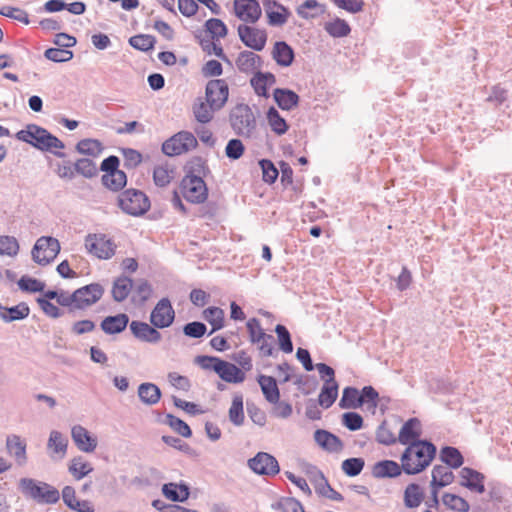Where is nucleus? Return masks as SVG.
Segmentation results:
<instances>
[{
    "label": "nucleus",
    "instance_id": "1",
    "mask_svg": "<svg viewBox=\"0 0 512 512\" xmlns=\"http://www.w3.org/2000/svg\"><path fill=\"white\" fill-rule=\"evenodd\" d=\"M436 454V446L427 439L411 442L400 456V461L405 466V474L416 475L423 472L430 466Z\"/></svg>",
    "mask_w": 512,
    "mask_h": 512
},
{
    "label": "nucleus",
    "instance_id": "2",
    "mask_svg": "<svg viewBox=\"0 0 512 512\" xmlns=\"http://www.w3.org/2000/svg\"><path fill=\"white\" fill-rule=\"evenodd\" d=\"M15 137L17 140L25 142L37 150L50 152L58 158L67 157L66 153L54 150L64 149V142L37 124H28L25 129L18 131Z\"/></svg>",
    "mask_w": 512,
    "mask_h": 512
},
{
    "label": "nucleus",
    "instance_id": "3",
    "mask_svg": "<svg viewBox=\"0 0 512 512\" xmlns=\"http://www.w3.org/2000/svg\"><path fill=\"white\" fill-rule=\"evenodd\" d=\"M229 123L239 137L252 138L257 129L256 116L251 107L245 103H238L230 110Z\"/></svg>",
    "mask_w": 512,
    "mask_h": 512
},
{
    "label": "nucleus",
    "instance_id": "4",
    "mask_svg": "<svg viewBox=\"0 0 512 512\" xmlns=\"http://www.w3.org/2000/svg\"><path fill=\"white\" fill-rule=\"evenodd\" d=\"M19 489L25 497L40 504H55L60 499V493L55 487L32 478H21Z\"/></svg>",
    "mask_w": 512,
    "mask_h": 512
},
{
    "label": "nucleus",
    "instance_id": "5",
    "mask_svg": "<svg viewBox=\"0 0 512 512\" xmlns=\"http://www.w3.org/2000/svg\"><path fill=\"white\" fill-rule=\"evenodd\" d=\"M120 159L118 156L110 155L103 159L100 164V171L103 172L101 184L109 191L121 193L127 185V174L119 169Z\"/></svg>",
    "mask_w": 512,
    "mask_h": 512
},
{
    "label": "nucleus",
    "instance_id": "6",
    "mask_svg": "<svg viewBox=\"0 0 512 512\" xmlns=\"http://www.w3.org/2000/svg\"><path fill=\"white\" fill-rule=\"evenodd\" d=\"M117 206L125 214L138 217L149 211L151 202L143 191L129 188L118 194Z\"/></svg>",
    "mask_w": 512,
    "mask_h": 512
},
{
    "label": "nucleus",
    "instance_id": "7",
    "mask_svg": "<svg viewBox=\"0 0 512 512\" xmlns=\"http://www.w3.org/2000/svg\"><path fill=\"white\" fill-rule=\"evenodd\" d=\"M60 252L59 241L52 236H42L35 242L31 255L34 262L41 266L50 264Z\"/></svg>",
    "mask_w": 512,
    "mask_h": 512
},
{
    "label": "nucleus",
    "instance_id": "8",
    "mask_svg": "<svg viewBox=\"0 0 512 512\" xmlns=\"http://www.w3.org/2000/svg\"><path fill=\"white\" fill-rule=\"evenodd\" d=\"M197 139L191 132L181 131L162 144V152L167 156H176L196 148Z\"/></svg>",
    "mask_w": 512,
    "mask_h": 512
},
{
    "label": "nucleus",
    "instance_id": "9",
    "mask_svg": "<svg viewBox=\"0 0 512 512\" xmlns=\"http://www.w3.org/2000/svg\"><path fill=\"white\" fill-rule=\"evenodd\" d=\"M180 189L186 201L192 204H202L208 198V187L204 179L198 177L182 178Z\"/></svg>",
    "mask_w": 512,
    "mask_h": 512
},
{
    "label": "nucleus",
    "instance_id": "10",
    "mask_svg": "<svg viewBox=\"0 0 512 512\" xmlns=\"http://www.w3.org/2000/svg\"><path fill=\"white\" fill-rule=\"evenodd\" d=\"M205 98L212 111L222 109L229 97V86L224 79L209 80L205 87Z\"/></svg>",
    "mask_w": 512,
    "mask_h": 512
},
{
    "label": "nucleus",
    "instance_id": "11",
    "mask_svg": "<svg viewBox=\"0 0 512 512\" xmlns=\"http://www.w3.org/2000/svg\"><path fill=\"white\" fill-rule=\"evenodd\" d=\"M247 464L255 474L261 476H275L280 472L277 459L267 452H258Z\"/></svg>",
    "mask_w": 512,
    "mask_h": 512
},
{
    "label": "nucleus",
    "instance_id": "12",
    "mask_svg": "<svg viewBox=\"0 0 512 512\" xmlns=\"http://www.w3.org/2000/svg\"><path fill=\"white\" fill-rule=\"evenodd\" d=\"M175 320V311L170 300L164 297L158 301L150 313V323L157 328H168Z\"/></svg>",
    "mask_w": 512,
    "mask_h": 512
},
{
    "label": "nucleus",
    "instance_id": "13",
    "mask_svg": "<svg viewBox=\"0 0 512 512\" xmlns=\"http://www.w3.org/2000/svg\"><path fill=\"white\" fill-rule=\"evenodd\" d=\"M85 247L89 253L99 259H110L115 254L116 245L105 235L89 234L85 239Z\"/></svg>",
    "mask_w": 512,
    "mask_h": 512
},
{
    "label": "nucleus",
    "instance_id": "14",
    "mask_svg": "<svg viewBox=\"0 0 512 512\" xmlns=\"http://www.w3.org/2000/svg\"><path fill=\"white\" fill-rule=\"evenodd\" d=\"M238 36L241 42L254 51H262L267 42L265 30H261L246 24L238 26Z\"/></svg>",
    "mask_w": 512,
    "mask_h": 512
},
{
    "label": "nucleus",
    "instance_id": "15",
    "mask_svg": "<svg viewBox=\"0 0 512 512\" xmlns=\"http://www.w3.org/2000/svg\"><path fill=\"white\" fill-rule=\"evenodd\" d=\"M262 5L267 17V23L272 27L285 25L292 14L290 9L278 0H262Z\"/></svg>",
    "mask_w": 512,
    "mask_h": 512
},
{
    "label": "nucleus",
    "instance_id": "16",
    "mask_svg": "<svg viewBox=\"0 0 512 512\" xmlns=\"http://www.w3.org/2000/svg\"><path fill=\"white\" fill-rule=\"evenodd\" d=\"M235 16L245 23H256L262 16V9L257 0H234Z\"/></svg>",
    "mask_w": 512,
    "mask_h": 512
},
{
    "label": "nucleus",
    "instance_id": "17",
    "mask_svg": "<svg viewBox=\"0 0 512 512\" xmlns=\"http://www.w3.org/2000/svg\"><path fill=\"white\" fill-rule=\"evenodd\" d=\"M104 287L100 283H91L74 291L77 295L76 309L83 310L98 302L103 294Z\"/></svg>",
    "mask_w": 512,
    "mask_h": 512
},
{
    "label": "nucleus",
    "instance_id": "18",
    "mask_svg": "<svg viewBox=\"0 0 512 512\" xmlns=\"http://www.w3.org/2000/svg\"><path fill=\"white\" fill-rule=\"evenodd\" d=\"M129 329L137 340L144 343L158 344L162 339V335L158 331L159 328L154 327L151 323L133 320L129 324Z\"/></svg>",
    "mask_w": 512,
    "mask_h": 512
},
{
    "label": "nucleus",
    "instance_id": "19",
    "mask_svg": "<svg viewBox=\"0 0 512 512\" xmlns=\"http://www.w3.org/2000/svg\"><path fill=\"white\" fill-rule=\"evenodd\" d=\"M459 476L461 481L459 482L461 487H464L471 492L482 494L485 492V475L471 467H463Z\"/></svg>",
    "mask_w": 512,
    "mask_h": 512
},
{
    "label": "nucleus",
    "instance_id": "20",
    "mask_svg": "<svg viewBox=\"0 0 512 512\" xmlns=\"http://www.w3.org/2000/svg\"><path fill=\"white\" fill-rule=\"evenodd\" d=\"M405 473V466L403 463L398 464L394 460H381L376 462L372 467V475L377 479L396 478Z\"/></svg>",
    "mask_w": 512,
    "mask_h": 512
},
{
    "label": "nucleus",
    "instance_id": "21",
    "mask_svg": "<svg viewBox=\"0 0 512 512\" xmlns=\"http://www.w3.org/2000/svg\"><path fill=\"white\" fill-rule=\"evenodd\" d=\"M235 64L240 72L254 74V72L262 68L264 61L260 55L249 50H244L238 54Z\"/></svg>",
    "mask_w": 512,
    "mask_h": 512
},
{
    "label": "nucleus",
    "instance_id": "22",
    "mask_svg": "<svg viewBox=\"0 0 512 512\" xmlns=\"http://www.w3.org/2000/svg\"><path fill=\"white\" fill-rule=\"evenodd\" d=\"M26 441L19 435L12 434L6 438L7 453L15 459L18 466H24L27 463Z\"/></svg>",
    "mask_w": 512,
    "mask_h": 512
},
{
    "label": "nucleus",
    "instance_id": "23",
    "mask_svg": "<svg viewBox=\"0 0 512 512\" xmlns=\"http://www.w3.org/2000/svg\"><path fill=\"white\" fill-rule=\"evenodd\" d=\"M71 437L76 447L82 452L91 453L97 447V439L81 425H75L72 427Z\"/></svg>",
    "mask_w": 512,
    "mask_h": 512
},
{
    "label": "nucleus",
    "instance_id": "24",
    "mask_svg": "<svg viewBox=\"0 0 512 512\" xmlns=\"http://www.w3.org/2000/svg\"><path fill=\"white\" fill-rule=\"evenodd\" d=\"M314 440L323 450L330 453L340 452L344 447L342 440L337 435L324 429H317L314 432Z\"/></svg>",
    "mask_w": 512,
    "mask_h": 512
},
{
    "label": "nucleus",
    "instance_id": "25",
    "mask_svg": "<svg viewBox=\"0 0 512 512\" xmlns=\"http://www.w3.org/2000/svg\"><path fill=\"white\" fill-rule=\"evenodd\" d=\"M129 316L126 313L106 316L100 323L101 330L107 335L120 334L127 328Z\"/></svg>",
    "mask_w": 512,
    "mask_h": 512
},
{
    "label": "nucleus",
    "instance_id": "26",
    "mask_svg": "<svg viewBox=\"0 0 512 512\" xmlns=\"http://www.w3.org/2000/svg\"><path fill=\"white\" fill-rule=\"evenodd\" d=\"M163 496L172 502H185L190 497V487L185 482H169L162 485Z\"/></svg>",
    "mask_w": 512,
    "mask_h": 512
},
{
    "label": "nucleus",
    "instance_id": "27",
    "mask_svg": "<svg viewBox=\"0 0 512 512\" xmlns=\"http://www.w3.org/2000/svg\"><path fill=\"white\" fill-rule=\"evenodd\" d=\"M421 433L420 420L416 417L409 418L401 427L398 440L402 445L410 446L411 442L421 440Z\"/></svg>",
    "mask_w": 512,
    "mask_h": 512
},
{
    "label": "nucleus",
    "instance_id": "28",
    "mask_svg": "<svg viewBox=\"0 0 512 512\" xmlns=\"http://www.w3.org/2000/svg\"><path fill=\"white\" fill-rule=\"evenodd\" d=\"M216 374L227 383L238 384L245 380V372L241 368L223 359L217 365Z\"/></svg>",
    "mask_w": 512,
    "mask_h": 512
},
{
    "label": "nucleus",
    "instance_id": "29",
    "mask_svg": "<svg viewBox=\"0 0 512 512\" xmlns=\"http://www.w3.org/2000/svg\"><path fill=\"white\" fill-rule=\"evenodd\" d=\"M273 98L277 106L284 111H290L297 107L300 101L299 95L288 88H275Z\"/></svg>",
    "mask_w": 512,
    "mask_h": 512
},
{
    "label": "nucleus",
    "instance_id": "30",
    "mask_svg": "<svg viewBox=\"0 0 512 512\" xmlns=\"http://www.w3.org/2000/svg\"><path fill=\"white\" fill-rule=\"evenodd\" d=\"M272 58L281 67H289L295 60L293 48L285 41L275 42L272 50Z\"/></svg>",
    "mask_w": 512,
    "mask_h": 512
},
{
    "label": "nucleus",
    "instance_id": "31",
    "mask_svg": "<svg viewBox=\"0 0 512 512\" xmlns=\"http://www.w3.org/2000/svg\"><path fill=\"white\" fill-rule=\"evenodd\" d=\"M29 314L30 308L26 302H20L12 307H6L0 304V319L5 323L23 320L27 318Z\"/></svg>",
    "mask_w": 512,
    "mask_h": 512
},
{
    "label": "nucleus",
    "instance_id": "32",
    "mask_svg": "<svg viewBox=\"0 0 512 512\" xmlns=\"http://www.w3.org/2000/svg\"><path fill=\"white\" fill-rule=\"evenodd\" d=\"M257 382L261 388L264 398L269 403H277L280 399V390L277 385V380L273 376L260 374L257 377Z\"/></svg>",
    "mask_w": 512,
    "mask_h": 512
},
{
    "label": "nucleus",
    "instance_id": "33",
    "mask_svg": "<svg viewBox=\"0 0 512 512\" xmlns=\"http://www.w3.org/2000/svg\"><path fill=\"white\" fill-rule=\"evenodd\" d=\"M185 176L184 178L198 177L204 179L208 174L211 173L209 166L205 159L200 156L192 157L185 165Z\"/></svg>",
    "mask_w": 512,
    "mask_h": 512
},
{
    "label": "nucleus",
    "instance_id": "34",
    "mask_svg": "<svg viewBox=\"0 0 512 512\" xmlns=\"http://www.w3.org/2000/svg\"><path fill=\"white\" fill-rule=\"evenodd\" d=\"M161 396L160 388L154 383L145 382L138 386V397L146 405L152 406L157 404Z\"/></svg>",
    "mask_w": 512,
    "mask_h": 512
},
{
    "label": "nucleus",
    "instance_id": "35",
    "mask_svg": "<svg viewBox=\"0 0 512 512\" xmlns=\"http://www.w3.org/2000/svg\"><path fill=\"white\" fill-rule=\"evenodd\" d=\"M439 459L450 469H458L464 463L460 450L453 446H444L440 450Z\"/></svg>",
    "mask_w": 512,
    "mask_h": 512
},
{
    "label": "nucleus",
    "instance_id": "36",
    "mask_svg": "<svg viewBox=\"0 0 512 512\" xmlns=\"http://www.w3.org/2000/svg\"><path fill=\"white\" fill-rule=\"evenodd\" d=\"M202 314L203 318L212 326L208 335H212L225 326V313L223 309L216 306H210L206 308Z\"/></svg>",
    "mask_w": 512,
    "mask_h": 512
},
{
    "label": "nucleus",
    "instance_id": "37",
    "mask_svg": "<svg viewBox=\"0 0 512 512\" xmlns=\"http://www.w3.org/2000/svg\"><path fill=\"white\" fill-rule=\"evenodd\" d=\"M133 287V280L125 275L117 277L112 286V298L116 302H123Z\"/></svg>",
    "mask_w": 512,
    "mask_h": 512
},
{
    "label": "nucleus",
    "instance_id": "38",
    "mask_svg": "<svg viewBox=\"0 0 512 512\" xmlns=\"http://www.w3.org/2000/svg\"><path fill=\"white\" fill-rule=\"evenodd\" d=\"M431 476L432 479L430 483L441 489L453 483L455 479L454 473L448 466L444 465H435L432 469Z\"/></svg>",
    "mask_w": 512,
    "mask_h": 512
},
{
    "label": "nucleus",
    "instance_id": "39",
    "mask_svg": "<svg viewBox=\"0 0 512 512\" xmlns=\"http://www.w3.org/2000/svg\"><path fill=\"white\" fill-rule=\"evenodd\" d=\"M341 409H357L363 406L360 400V392L357 388L347 386L342 391V397L338 403Z\"/></svg>",
    "mask_w": 512,
    "mask_h": 512
},
{
    "label": "nucleus",
    "instance_id": "40",
    "mask_svg": "<svg viewBox=\"0 0 512 512\" xmlns=\"http://www.w3.org/2000/svg\"><path fill=\"white\" fill-rule=\"evenodd\" d=\"M266 117L271 130L276 135L281 136L288 131L289 125L287 121L280 115L279 111L274 106L268 108Z\"/></svg>",
    "mask_w": 512,
    "mask_h": 512
},
{
    "label": "nucleus",
    "instance_id": "41",
    "mask_svg": "<svg viewBox=\"0 0 512 512\" xmlns=\"http://www.w3.org/2000/svg\"><path fill=\"white\" fill-rule=\"evenodd\" d=\"M424 499V493L417 483H410L404 490V504L407 508L418 507Z\"/></svg>",
    "mask_w": 512,
    "mask_h": 512
},
{
    "label": "nucleus",
    "instance_id": "42",
    "mask_svg": "<svg viewBox=\"0 0 512 512\" xmlns=\"http://www.w3.org/2000/svg\"><path fill=\"white\" fill-rule=\"evenodd\" d=\"M338 388L337 381H333V383L330 384H323L318 397V404L324 409L330 408L337 399Z\"/></svg>",
    "mask_w": 512,
    "mask_h": 512
},
{
    "label": "nucleus",
    "instance_id": "43",
    "mask_svg": "<svg viewBox=\"0 0 512 512\" xmlns=\"http://www.w3.org/2000/svg\"><path fill=\"white\" fill-rule=\"evenodd\" d=\"M229 420L235 426H241L244 423L243 395L237 393L233 396L232 404L229 408Z\"/></svg>",
    "mask_w": 512,
    "mask_h": 512
},
{
    "label": "nucleus",
    "instance_id": "44",
    "mask_svg": "<svg viewBox=\"0 0 512 512\" xmlns=\"http://www.w3.org/2000/svg\"><path fill=\"white\" fill-rule=\"evenodd\" d=\"M75 149L80 154L91 156V157H97L103 151V145L97 139L86 138V139L80 140L76 144Z\"/></svg>",
    "mask_w": 512,
    "mask_h": 512
},
{
    "label": "nucleus",
    "instance_id": "45",
    "mask_svg": "<svg viewBox=\"0 0 512 512\" xmlns=\"http://www.w3.org/2000/svg\"><path fill=\"white\" fill-rule=\"evenodd\" d=\"M129 45L141 52H148L155 48L157 39L150 34H137L129 38Z\"/></svg>",
    "mask_w": 512,
    "mask_h": 512
},
{
    "label": "nucleus",
    "instance_id": "46",
    "mask_svg": "<svg viewBox=\"0 0 512 512\" xmlns=\"http://www.w3.org/2000/svg\"><path fill=\"white\" fill-rule=\"evenodd\" d=\"M325 31L334 38L346 37L351 32L350 25L341 18H335L333 21L326 22L324 26Z\"/></svg>",
    "mask_w": 512,
    "mask_h": 512
},
{
    "label": "nucleus",
    "instance_id": "47",
    "mask_svg": "<svg viewBox=\"0 0 512 512\" xmlns=\"http://www.w3.org/2000/svg\"><path fill=\"white\" fill-rule=\"evenodd\" d=\"M442 502L448 509L452 511L468 512L470 510L468 501L463 497L453 493H444L442 495Z\"/></svg>",
    "mask_w": 512,
    "mask_h": 512
},
{
    "label": "nucleus",
    "instance_id": "48",
    "mask_svg": "<svg viewBox=\"0 0 512 512\" xmlns=\"http://www.w3.org/2000/svg\"><path fill=\"white\" fill-rule=\"evenodd\" d=\"M68 446V439L61 432L52 430L49 435L47 448L52 450L55 454H61L63 457L66 454Z\"/></svg>",
    "mask_w": 512,
    "mask_h": 512
},
{
    "label": "nucleus",
    "instance_id": "49",
    "mask_svg": "<svg viewBox=\"0 0 512 512\" xmlns=\"http://www.w3.org/2000/svg\"><path fill=\"white\" fill-rule=\"evenodd\" d=\"M99 170L95 162L89 158H80L74 162V176L80 174L90 179L97 176Z\"/></svg>",
    "mask_w": 512,
    "mask_h": 512
},
{
    "label": "nucleus",
    "instance_id": "50",
    "mask_svg": "<svg viewBox=\"0 0 512 512\" xmlns=\"http://www.w3.org/2000/svg\"><path fill=\"white\" fill-rule=\"evenodd\" d=\"M68 471L76 480H81L93 471V467L88 462H84L81 456H78L71 460Z\"/></svg>",
    "mask_w": 512,
    "mask_h": 512
},
{
    "label": "nucleus",
    "instance_id": "51",
    "mask_svg": "<svg viewBox=\"0 0 512 512\" xmlns=\"http://www.w3.org/2000/svg\"><path fill=\"white\" fill-rule=\"evenodd\" d=\"M274 331L277 335L279 349L287 354L292 353L294 347L291 334L287 327L282 324H277Z\"/></svg>",
    "mask_w": 512,
    "mask_h": 512
},
{
    "label": "nucleus",
    "instance_id": "52",
    "mask_svg": "<svg viewBox=\"0 0 512 512\" xmlns=\"http://www.w3.org/2000/svg\"><path fill=\"white\" fill-rule=\"evenodd\" d=\"M213 112L210 104L207 101L204 102L201 98H198L193 105L195 119L201 124L210 122L213 118Z\"/></svg>",
    "mask_w": 512,
    "mask_h": 512
},
{
    "label": "nucleus",
    "instance_id": "53",
    "mask_svg": "<svg viewBox=\"0 0 512 512\" xmlns=\"http://www.w3.org/2000/svg\"><path fill=\"white\" fill-rule=\"evenodd\" d=\"M165 424L184 438H190L192 436L190 426L185 421L171 413L166 414Z\"/></svg>",
    "mask_w": 512,
    "mask_h": 512
},
{
    "label": "nucleus",
    "instance_id": "54",
    "mask_svg": "<svg viewBox=\"0 0 512 512\" xmlns=\"http://www.w3.org/2000/svg\"><path fill=\"white\" fill-rule=\"evenodd\" d=\"M365 461L361 457H351L345 459L341 464V469L348 477L358 476L364 469Z\"/></svg>",
    "mask_w": 512,
    "mask_h": 512
},
{
    "label": "nucleus",
    "instance_id": "55",
    "mask_svg": "<svg viewBox=\"0 0 512 512\" xmlns=\"http://www.w3.org/2000/svg\"><path fill=\"white\" fill-rule=\"evenodd\" d=\"M62 162H49L50 167H53L54 172L61 179L72 180L74 178V163L67 160L66 157L62 158Z\"/></svg>",
    "mask_w": 512,
    "mask_h": 512
},
{
    "label": "nucleus",
    "instance_id": "56",
    "mask_svg": "<svg viewBox=\"0 0 512 512\" xmlns=\"http://www.w3.org/2000/svg\"><path fill=\"white\" fill-rule=\"evenodd\" d=\"M19 250V242L14 236H0V255L15 257L19 253Z\"/></svg>",
    "mask_w": 512,
    "mask_h": 512
},
{
    "label": "nucleus",
    "instance_id": "57",
    "mask_svg": "<svg viewBox=\"0 0 512 512\" xmlns=\"http://www.w3.org/2000/svg\"><path fill=\"white\" fill-rule=\"evenodd\" d=\"M206 31L210 34L211 38H224L228 34L226 24L218 18H210L205 24Z\"/></svg>",
    "mask_w": 512,
    "mask_h": 512
},
{
    "label": "nucleus",
    "instance_id": "58",
    "mask_svg": "<svg viewBox=\"0 0 512 512\" xmlns=\"http://www.w3.org/2000/svg\"><path fill=\"white\" fill-rule=\"evenodd\" d=\"M17 284L21 291L27 293L43 292L46 286L44 282L28 275L22 276Z\"/></svg>",
    "mask_w": 512,
    "mask_h": 512
},
{
    "label": "nucleus",
    "instance_id": "59",
    "mask_svg": "<svg viewBox=\"0 0 512 512\" xmlns=\"http://www.w3.org/2000/svg\"><path fill=\"white\" fill-rule=\"evenodd\" d=\"M341 423L350 431H358L363 427L364 420L358 412L349 411L342 414Z\"/></svg>",
    "mask_w": 512,
    "mask_h": 512
},
{
    "label": "nucleus",
    "instance_id": "60",
    "mask_svg": "<svg viewBox=\"0 0 512 512\" xmlns=\"http://www.w3.org/2000/svg\"><path fill=\"white\" fill-rule=\"evenodd\" d=\"M63 47L48 48L44 52L45 58L55 63H63L70 61L74 54L71 50L62 49Z\"/></svg>",
    "mask_w": 512,
    "mask_h": 512
},
{
    "label": "nucleus",
    "instance_id": "61",
    "mask_svg": "<svg viewBox=\"0 0 512 512\" xmlns=\"http://www.w3.org/2000/svg\"><path fill=\"white\" fill-rule=\"evenodd\" d=\"M153 288L147 280H141L135 288L132 301L139 305L145 304L151 297Z\"/></svg>",
    "mask_w": 512,
    "mask_h": 512
},
{
    "label": "nucleus",
    "instance_id": "62",
    "mask_svg": "<svg viewBox=\"0 0 512 512\" xmlns=\"http://www.w3.org/2000/svg\"><path fill=\"white\" fill-rule=\"evenodd\" d=\"M246 328L249 335V341L252 344H259L263 339L264 329L261 327L260 320L258 318H250L246 322Z\"/></svg>",
    "mask_w": 512,
    "mask_h": 512
},
{
    "label": "nucleus",
    "instance_id": "63",
    "mask_svg": "<svg viewBox=\"0 0 512 512\" xmlns=\"http://www.w3.org/2000/svg\"><path fill=\"white\" fill-rule=\"evenodd\" d=\"M360 400L363 401V405L367 404L368 409L375 411V409L378 407L379 402V393L377 390L371 386H364L360 391Z\"/></svg>",
    "mask_w": 512,
    "mask_h": 512
},
{
    "label": "nucleus",
    "instance_id": "64",
    "mask_svg": "<svg viewBox=\"0 0 512 512\" xmlns=\"http://www.w3.org/2000/svg\"><path fill=\"white\" fill-rule=\"evenodd\" d=\"M259 166L262 170L263 181L268 184H273L279 176V171L274 163L269 159H261Z\"/></svg>",
    "mask_w": 512,
    "mask_h": 512
}]
</instances>
